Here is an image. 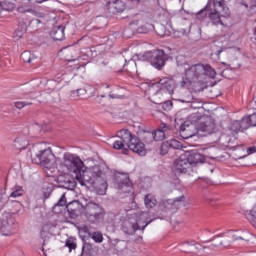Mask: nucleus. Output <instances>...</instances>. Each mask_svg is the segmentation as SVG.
Wrapping results in <instances>:
<instances>
[{"mask_svg":"<svg viewBox=\"0 0 256 256\" xmlns=\"http://www.w3.org/2000/svg\"><path fill=\"white\" fill-rule=\"evenodd\" d=\"M61 166L65 167L69 173H74L76 181L82 187H92L99 195L107 191V182L103 180L101 167L87 168L79 156L69 152L63 154Z\"/></svg>","mask_w":256,"mask_h":256,"instance_id":"obj_1","label":"nucleus"},{"mask_svg":"<svg viewBox=\"0 0 256 256\" xmlns=\"http://www.w3.org/2000/svg\"><path fill=\"white\" fill-rule=\"evenodd\" d=\"M178 67L183 68L182 81L180 82L181 87L189 89L194 83H204L205 79H215L217 72L211 65L197 63L190 65L184 56H178L176 58Z\"/></svg>","mask_w":256,"mask_h":256,"instance_id":"obj_2","label":"nucleus"},{"mask_svg":"<svg viewBox=\"0 0 256 256\" xmlns=\"http://www.w3.org/2000/svg\"><path fill=\"white\" fill-rule=\"evenodd\" d=\"M116 137L121 139L116 140L113 143V149H116V151H122L124 155H127L129 150L133 151V153H137V155H140L141 157H145L147 155L145 144L141 142L139 137L133 135L131 131L127 129L119 130Z\"/></svg>","mask_w":256,"mask_h":256,"instance_id":"obj_3","label":"nucleus"},{"mask_svg":"<svg viewBox=\"0 0 256 256\" xmlns=\"http://www.w3.org/2000/svg\"><path fill=\"white\" fill-rule=\"evenodd\" d=\"M152 222L153 220L149 219V213L137 212L123 220L121 229L125 235H135L136 231H145V227Z\"/></svg>","mask_w":256,"mask_h":256,"instance_id":"obj_4","label":"nucleus"},{"mask_svg":"<svg viewBox=\"0 0 256 256\" xmlns=\"http://www.w3.org/2000/svg\"><path fill=\"white\" fill-rule=\"evenodd\" d=\"M32 161L37 165L45 167L48 171H51V169H54L53 165H55V154H53L51 148H45L35 153V155L32 156Z\"/></svg>","mask_w":256,"mask_h":256,"instance_id":"obj_5","label":"nucleus"},{"mask_svg":"<svg viewBox=\"0 0 256 256\" xmlns=\"http://www.w3.org/2000/svg\"><path fill=\"white\" fill-rule=\"evenodd\" d=\"M83 215L89 223H97L105 217V210L101 205L90 202L84 206Z\"/></svg>","mask_w":256,"mask_h":256,"instance_id":"obj_6","label":"nucleus"},{"mask_svg":"<svg viewBox=\"0 0 256 256\" xmlns=\"http://www.w3.org/2000/svg\"><path fill=\"white\" fill-rule=\"evenodd\" d=\"M144 59L148 61L152 67L161 71L165 67V61H167V56L163 50H154L144 53Z\"/></svg>","mask_w":256,"mask_h":256,"instance_id":"obj_7","label":"nucleus"},{"mask_svg":"<svg viewBox=\"0 0 256 256\" xmlns=\"http://www.w3.org/2000/svg\"><path fill=\"white\" fill-rule=\"evenodd\" d=\"M197 131L198 133H203L204 137L207 135H213V133L217 132V124H215V120L211 117H204L197 124Z\"/></svg>","mask_w":256,"mask_h":256,"instance_id":"obj_8","label":"nucleus"},{"mask_svg":"<svg viewBox=\"0 0 256 256\" xmlns=\"http://www.w3.org/2000/svg\"><path fill=\"white\" fill-rule=\"evenodd\" d=\"M229 17V12L225 10H220L219 8L210 9L208 14V19L212 25H225L223 19Z\"/></svg>","mask_w":256,"mask_h":256,"instance_id":"obj_9","label":"nucleus"},{"mask_svg":"<svg viewBox=\"0 0 256 256\" xmlns=\"http://www.w3.org/2000/svg\"><path fill=\"white\" fill-rule=\"evenodd\" d=\"M193 171L187 156L182 155L174 161V173H189Z\"/></svg>","mask_w":256,"mask_h":256,"instance_id":"obj_10","label":"nucleus"},{"mask_svg":"<svg viewBox=\"0 0 256 256\" xmlns=\"http://www.w3.org/2000/svg\"><path fill=\"white\" fill-rule=\"evenodd\" d=\"M197 133H199V130H197V125L193 122L185 121L180 126V137H182V139H191V137H195Z\"/></svg>","mask_w":256,"mask_h":256,"instance_id":"obj_11","label":"nucleus"},{"mask_svg":"<svg viewBox=\"0 0 256 256\" xmlns=\"http://www.w3.org/2000/svg\"><path fill=\"white\" fill-rule=\"evenodd\" d=\"M169 126L166 124H162L160 128L152 133L146 134V139H149V142L151 141H163L169 137Z\"/></svg>","mask_w":256,"mask_h":256,"instance_id":"obj_12","label":"nucleus"},{"mask_svg":"<svg viewBox=\"0 0 256 256\" xmlns=\"http://www.w3.org/2000/svg\"><path fill=\"white\" fill-rule=\"evenodd\" d=\"M158 87L160 90H158L155 95H161V91H167L169 95H173L175 91V80L167 77L162 78L158 82Z\"/></svg>","mask_w":256,"mask_h":256,"instance_id":"obj_13","label":"nucleus"},{"mask_svg":"<svg viewBox=\"0 0 256 256\" xmlns=\"http://www.w3.org/2000/svg\"><path fill=\"white\" fill-rule=\"evenodd\" d=\"M66 209L72 217V219H75V217H79L82 213H84L85 206L82 205L79 200H74L66 205Z\"/></svg>","mask_w":256,"mask_h":256,"instance_id":"obj_14","label":"nucleus"},{"mask_svg":"<svg viewBox=\"0 0 256 256\" xmlns=\"http://www.w3.org/2000/svg\"><path fill=\"white\" fill-rule=\"evenodd\" d=\"M228 131L230 132V135H237V133H243V131H247V125L244 124L243 119L239 120H233L229 127Z\"/></svg>","mask_w":256,"mask_h":256,"instance_id":"obj_15","label":"nucleus"},{"mask_svg":"<svg viewBox=\"0 0 256 256\" xmlns=\"http://www.w3.org/2000/svg\"><path fill=\"white\" fill-rule=\"evenodd\" d=\"M132 187L133 183H131V179H129L128 176H126L123 179H120V181L118 182V189L120 191H123V193H130Z\"/></svg>","mask_w":256,"mask_h":256,"instance_id":"obj_16","label":"nucleus"},{"mask_svg":"<svg viewBox=\"0 0 256 256\" xmlns=\"http://www.w3.org/2000/svg\"><path fill=\"white\" fill-rule=\"evenodd\" d=\"M242 121L244 125H246V130L249 129V127H256V113L249 116H244Z\"/></svg>","mask_w":256,"mask_h":256,"instance_id":"obj_17","label":"nucleus"},{"mask_svg":"<svg viewBox=\"0 0 256 256\" xmlns=\"http://www.w3.org/2000/svg\"><path fill=\"white\" fill-rule=\"evenodd\" d=\"M29 145V141L25 139L24 137H17L14 141V147L18 150L27 149Z\"/></svg>","mask_w":256,"mask_h":256,"instance_id":"obj_18","label":"nucleus"},{"mask_svg":"<svg viewBox=\"0 0 256 256\" xmlns=\"http://www.w3.org/2000/svg\"><path fill=\"white\" fill-rule=\"evenodd\" d=\"M53 39L55 41H63V39H65V26L60 25L56 28L53 34Z\"/></svg>","mask_w":256,"mask_h":256,"instance_id":"obj_19","label":"nucleus"},{"mask_svg":"<svg viewBox=\"0 0 256 256\" xmlns=\"http://www.w3.org/2000/svg\"><path fill=\"white\" fill-rule=\"evenodd\" d=\"M191 167L193 168V165H197V163H203V155H201L200 153H194V154H190L187 157Z\"/></svg>","mask_w":256,"mask_h":256,"instance_id":"obj_20","label":"nucleus"},{"mask_svg":"<svg viewBox=\"0 0 256 256\" xmlns=\"http://www.w3.org/2000/svg\"><path fill=\"white\" fill-rule=\"evenodd\" d=\"M144 203L147 209H153V207L157 205V199H155V196H153L152 194H147L144 197Z\"/></svg>","mask_w":256,"mask_h":256,"instance_id":"obj_21","label":"nucleus"},{"mask_svg":"<svg viewBox=\"0 0 256 256\" xmlns=\"http://www.w3.org/2000/svg\"><path fill=\"white\" fill-rule=\"evenodd\" d=\"M0 233H2V235H4L5 237L13 235V226H11L9 222L2 224V226L0 227Z\"/></svg>","mask_w":256,"mask_h":256,"instance_id":"obj_22","label":"nucleus"},{"mask_svg":"<svg viewBox=\"0 0 256 256\" xmlns=\"http://www.w3.org/2000/svg\"><path fill=\"white\" fill-rule=\"evenodd\" d=\"M209 11H211V9H209V4H207L203 9L196 13V19L203 21V19L209 17Z\"/></svg>","mask_w":256,"mask_h":256,"instance_id":"obj_23","label":"nucleus"},{"mask_svg":"<svg viewBox=\"0 0 256 256\" xmlns=\"http://www.w3.org/2000/svg\"><path fill=\"white\" fill-rule=\"evenodd\" d=\"M15 7V3L11 1L0 2V9H2V11H14Z\"/></svg>","mask_w":256,"mask_h":256,"instance_id":"obj_24","label":"nucleus"},{"mask_svg":"<svg viewBox=\"0 0 256 256\" xmlns=\"http://www.w3.org/2000/svg\"><path fill=\"white\" fill-rule=\"evenodd\" d=\"M125 2L123 0H116L113 2V9H115L116 13H123L126 9Z\"/></svg>","mask_w":256,"mask_h":256,"instance_id":"obj_25","label":"nucleus"},{"mask_svg":"<svg viewBox=\"0 0 256 256\" xmlns=\"http://www.w3.org/2000/svg\"><path fill=\"white\" fill-rule=\"evenodd\" d=\"M17 11L18 13H35V9L27 3L20 4Z\"/></svg>","mask_w":256,"mask_h":256,"instance_id":"obj_26","label":"nucleus"},{"mask_svg":"<svg viewBox=\"0 0 256 256\" xmlns=\"http://www.w3.org/2000/svg\"><path fill=\"white\" fill-rule=\"evenodd\" d=\"M20 58L24 63H33V61H35V56L29 51H24L20 55Z\"/></svg>","mask_w":256,"mask_h":256,"instance_id":"obj_27","label":"nucleus"},{"mask_svg":"<svg viewBox=\"0 0 256 256\" xmlns=\"http://www.w3.org/2000/svg\"><path fill=\"white\" fill-rule=\"evenodd\" d=\"M214 9H219L220 11H228L229 8L225 7V2L223 0H213Z\"/></svg>","mask_w":256,"mask_h":256,"instance_id":"obj_28","label":"nucleus"},{"mask_svg":"<svg viewBox=\"0 0 256 256\" xmlns=\"http://www.w3.org/2000/svg\"><path fill=\"white\" fill-rule=\"evenodd\" d=\"M170 149H183V144L176 139L168 140Z\"/></svg>","mask_w":256,"mask_h":256,"instance_id":"obj_29","label":"nucleus"},{"mask_svg":"<svg viewBox=\"0 0 256 256\" xmlns=\"http://www.w3.org/2000/svg\"><path fill=\"white\" fill-rule=\"evenodd\" d=\"M64 189H69L70 191H73L77 187V182L75 180L68 179L66 182H64L63 185Z\"/></svg>","mask_w":256,"mask_h":256,"instance_id":"obj_30","label":"nucleus"},{"mask_svg":"<svg viewBox=\"0 0 256 256\" xmlns=\"http://www.w3.org/2000/svg\"><path fill=\"white\" fill-rule=\"evenodd\" d=\"M169 149H171L169 142L168 141L163 142L160 147V155H167V153H169Z\"/></svg>","mask_w":256,"mask_h":256,"instance_id":"obj_31","label":"nucleus"},{"mask_svg":"<svg viewBox=\"0 0 256 256\" xmlns=\"http://www.w3.org/2000/svg\"><path fill=\"white\" fill-rule=\"evenodd\" d=\"M91 251H93V245H91L90 243H84L83 247H82V255H90Z\"/></svg>","mask_w":256,"mask_h":256,"instance_id":"obj_32","label":"nucleus"},{"mask_svg":"<svg viewBox=\"0 0 256 256\" xmlns=\"http://www.w3.org/2000/svg\"><path fill=\"white\" fill-rule=\"evenodd\" d=\"M15 107L16 109H23L24 107H27L29 105H33V102L29 101V100H26V101H18V102H15Z\"/></svg>","mask_w":256,"mask_h":256,"instance_id":"obj_33","label":"nucleus"},{"mask_svg":"<svg viewBox=\"0 0 256 256\" xmlns=\"http://www.w3.org/2000/svg\"><path fill=\"white\" fill-rule=\"evenodd\" d=\"M23 195V188L21 187H18V188H15L12 193L10 194V197L12 198H17V197H21Z\"/></svg>","mask_w":256,"mask_h":256,"instance_id":"obj_34","label":"nucleus"},{"mask_svg":"<svg viewBox=\"0 0 256 256\" xmlns=\"http://www.w3.org/2000/svg\"><path fill=\"white\" fill-rule=\"evenodd\" d=\"M65 206H67V198L65 197V194H62L57 204H55L54 209L56 207H65Z\"/></svg>","mask_w":256,"mask_h":256,"instance_id":"obj_35","label":"nucleus"},{"mask_svg":"<svg viewBox=\"0 0 256 256\" xmlns=\"http://www.w3.org/2000/svg\"><path fill=\"white\" fill-rule=\"evenodd\" d=\"M92 239L93 241H95V243H103V234L99 232H94L92 235Z\"/></svg>","mask_w":256,"mask_h":256,"instance_id":"obj_36","label":"nucleus"},{"mask_svg":"<svg viewBox=\"0 0 256 256\" xmlns=\"http://www.w3.org/2000/svg\"><path fill=\"white\" fill-rule=\"evenodd\" d=\"M65 245L68 247L70 252L73 251V249H77V244L71 239H67Z\"/></svg>","mask_w":256,"mask_h":256,"instance_id":"obj_37","label":"nucleus"},{"mask_svg":"<svg viewBox=\"0 0 256 256\" xmlns=\"http://www.w3.org/2000/svg\"><path fill=\"white\" fill-rule=\"evenodd\" d=\"M162 105V109H164V111H171V108L173 107V102L171 101H165V102H161Z\"/></svg>","mask_w":256,"mask_h":256,"instance_id":"obj_38","label":"nucleus"},{"mask_svg":"<svg viewBox=\"0 0 256 256\" xmlns=\"http://www.w3.org/2000/svg\"><path fill=\"white\" fill-rule=\"evenodd\" d=\"M191 109H201L203 107V103L200 101H197V99L194 98L192 103L190 104Z\"/></svg>","mask_w":256,"mask_h":256,"instance_id":"obj_39","label":"nucleus"},{"mask_svg":"<svg viewBox=\"0 0 256 256\" xmlns=\"http://www.w3.org/2000/svg\"><path fill=\"white\" fill-rule=\"evenodd\" d=\"M180 103H189L191 105V103H193V101H195V98L193 97V95H189L186 98L183 99H179Z\"/></svg>","mask_w":256,"mask_h":256,"instance_id":"obj_40","label":"nucleus"},{"mask_svg":"<svg viewBox=\"0 0 256 256\" xmlns=\"http://www.w3.org/2000/svg\"><path fill=\"white\" fill-rule=\"evenodd\" d=\"M250 215L251 217H253V222L252 225L256 228V204L255 206L252 208V210L250 211Z\"/></svg>","mask_w":256,"mask_h":256,"instance_id":"obj_41","label":"nucleus"},{"mask_svg":"<svg viewBox=\"0 0 256 256\" xmlns=\"http://www.w3.org/2000/svg\"><path fill=\"white\" fill-rule=\"evenodd\" d=\"M32 93V91H24L22 93L21 99H33Z\"/></svg>","mask_w":256,"mask_h":256,"instance_id":"obj_42","label":"nucleus"},{"mask_svg":"<svg viewBox=\"0 0 256 256\" xmlns=\"http://www.w3.org/2000/svg\"><path fill=\"white\" fill-rule=\"evenodd\" d=\"M149 29L147 26L143 25V26H140L138 29H137V33H149Z\"/></svg>","mask_w":256,"mask_h":256,"instance_id":"obj_43","label":"nucleus"},{"mask_svg":"<svg viewBox=\"0 0 256 256\" xmlns=\"http://www.w3.org/2000/svg\"><path fill=\"white\" fill-rule=\"evenodd\" d=\"M72 93H73V95H75V93H77V95H85L87 93V90L80 88L77 90H73Z\"/></svg>","mask_w":256,"mask_h":256,"instance_id":"obj_44","label":"nucleus"},{"mask_svg":"<svg viewBox=\"0 0 256 256\" xmlns=\"http://www.w3.org/2000/svg\"><path fill=\"white\" fill-rule=\"evenodd\" d=\"M31 15H35V17H39L40 19L45 18V13L37 12L36 10H34V12H32Z\"/></svg>","mask_w":256,"mask_h":256,"instance_id":"obj_45","label":"nucleus"},{"mask_svg":"<svg viewBox=\"0 0 256 256\" xmlns=\"http://www.w3.org/2000/svg\"><path fill=\"white\" fill-rule=\"evenodd\" d=\"M248 155H253V153H256V146H251L247 148Z\"/></svg>","mask_w":256,"mask_h":256,"instance_id":"obj_46","label":"nucleus"},{"mask_svg":"<svg viewBox=\"0 0 256 256\" xmlns=\"http://www.w3.org/2000/svg\"><path fill=\"white\" fill-rule=\"evenodd\" d=\"M174 203H185V197L182 195V196L175 198Z\"/></svg>","mask_w":256,"mask_h":256,"instance_id":"obj_47","label":"nucleus"},{"mask_svg":"<svg viewBox=\"0 0 256 256\" xmlns=\"http://www.w3.org/2000/svg\"><path fill=\"white\" fill-rule=\"evenodd\" d=\"M91 51H92V53H94V57L101 55V52H97V47H93Z\"/></svg>","mask_w":256,"mask_h":256,"instance_id":"obj_48","label":"nucleus"},{"mask_svg":"<svg viewBox=\"0 0 256 256\" xmlns=\"http://www.w3.org/2000/svg\"><path fill=\"white\" fill-rule=\"evenodd\" d=\"M51 197V192L44 193V199H49Z\"/></svg>","mask_w":256,"mask_h":256,"instance_id":"obj_49","label":"nucleus"},{"mask_svg":"<svg viewBox=\"0 0 256 256\" xmlns=\"http://www.w3.org/2000/svg\"><path fill=\"white\" fill-rule=\"evenodd\" d=\"M82 231H83L84 233H89V228H87V226H83V227H82Z\"/></svg>","mask_w":256,"mask_h":256,"instance_id":"obj_50","label":"nucleus"},{"mask_svg":"<svg viewBox=\"0 0 256 256\" xmlns=\"http://www.w3.org/2000/svg\"><path fill=\"white\" fill-rule=\"evenodd\" d=\"M128 33H129V28L124 30V36L125 37H131V36H128Z\"/></svg>","mask_w":256,"mask_h":256,"instance_id":"obj_51","label":"nucleus"},{"mask_svg":"<svg viewBox=\"0 0 256 256\" xmlns=\"http://www.w3.org/2000/svg\"><path fill=\"white\" fill-rule=\"evenodd\" d=\"M110 99H117V95L110 93L109 94Z\"/></svg>","mask_w":256,"mask_h":256,"instance_id":"obj_52","label":"nucleus"},{"mask_svg":"<svg viewBox=\"0 0 256 256\" xmlns=\"http://www.w3.org/2000/svg\"><path fill=\"white\" fill-rule=\"evenodd\" d=\"M45 1H49V0H36V3H38L39 5H41V3H45Z\"/></svg>","mask_w":256,"mask_h":256,"instance_id":"obj_53","label":"nucleus"},{"mask_svg":"<svg viewBox=\"0 0 256 256\" xmlns=\"http://www.w3.org/2000/svg\"><path fill=\"white\" fill-rule=\"evenodd\" d=\"M216 237H223V234H218V235L214 236L212 239H216Z\"/></svg>","mask_w":256,"mask_h":256,"instance_id":"obj_54","label":"nucleus"},{"mask_svg":"<svg viewBox=\"0 0 256 256\" xmlns=\"http://www.w3.org/2000/svg\"><path fill=\"white\" fill-rule=\"evenodd\" d=\"M221 53H223V50H218L216 55H221Z\"/></svg>","mask_w":256,"mask_h":256,"instance_id":"obj_55","label":"nucleus"},{"mask_svg":"<svg viewBox=\"0 0 256 256\" xmlns=\"http://www.w3.org/2000/svg\"><path fill=\"white\" fill-rule=\"evenodd\" d=\"M128 1H134L135 3H139L141 0H128Z\"/></svg>","mask_w":256,"mask_h":256,"instance_id":"obj_56","label":"nucleus"},{"mask_svg":"<svg viewBox=\"0 0 256 256\" xmlns=\"http://www.w3.org/2000/svg\"><path fill=\"white\" fill-rule=\"evenodd\" d=\"M234 239H235V241H237L238 239H243V237H236Z\"/></svg>","mask_w":256,"mask_h":256,"instance_id":"obj_57","label":"nucleus"},{"mask_svg":"<svg viewBox=\"0 0 256 256\" xmlns=\"http://www.w3.org/2000/svg\"><path fill=\"white\" fill-rule=\"evenodd\" d=\"M111 87V85L106 84V89H109Z\"/></svg>","mask_w":256,"mask_h":256,"instance_id":"obj_58","label":"nucleus"},{"mask_svg":"<svg viewBox=\"0 0 256 256\" xmlns=\"http://www.w3.org/2000/svg\"><path fill=\"white\" fill-rule=\"evenodd\" d=\"M36 22H37V23H41V20H39V19H36Z\"/></svg>","mask_w":256,"mask_h":256,"instance_id":"obj_59","label":"nucleus"},{"mask_svg":"<svg viewBox=\"0 0 256 256\" xmlns=\"http://www.w3.org/2000/svg\"><path fill=\"white\" fill-rule=\"evenodd\" d=\"M153 101V103H156V104H159L160 102H157V101H155V100H152Z\"/></svg>","mask_w":256,"mask_h":256,"instance_id":"obj_60","label":"nucleus"},{"mask_svg":"<svg viewBox=\"0 0 256 256\" xmlns=\"http://www.w3.org/2000/svg\"><path fill=\"white\" fill-rule=\"evenodd\" d=\"M100 97L103 99V98H105V95L103 94V95H100Z\"/></svg>","mask_w":256,"mask_h":256,"instance_id":"obj_61","label":"nucleus"},{"mask_svg":"<svg viewBox=\"0 0 256 256\" xmlns=\"http://www.w3.org/2000/svg\"><path fill=\"white\" fill-rule=\"evenodd\" d=\"M254 35H256V27L254 28Z\"/></svg>","mask_w":256,"mask_h":256,"instance_id":"obj_62","label":"nucleus"},{"mask_svg":"<svg viewBox=\"0 0 256 256\" xmlns=\"http://www.w3.org/2000/svg\"><path fill=\"white\" fill-rule=\"evenodd\" d=\"M36 1H37V0H34V5H35V4H37V2H36Z\"/></svg>","mask_w":256,"mask_h":256,"instance_id":"obj_63","label":"nucleus"},{"mask_svg":"<svg viewBox=\"0 0 256 256\" xmlns=\"http://www.w3.org/2000/svg\"><path fill=\"white\" fill-rule=\"evenodd\" d=\"M28 1V3H31V0H27Z\"/></svg>","mask_w":256,"mask_h":256,"instance_id":"obj_64","label":"nucleus"}]
</instances>
